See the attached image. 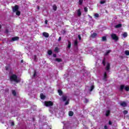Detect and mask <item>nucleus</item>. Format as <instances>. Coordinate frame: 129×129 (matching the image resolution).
<instances>
[{
    "label": "nucleus",
    "mask_w": 129,
    "mask_h": 129,
    "mask_svg": "<svg viewBox=\"0 0 129 129\" xmlns=\"http://www.w3.org/2000/svg\"><path fill=\"white\" fill-rule=\"evenodd\" d=\"M105 115L106 116H109L110 115V111L109 110H107L106 111Z\"/></svg>",
    "instance_id": "nucleus-13"
},
{
    "label": "nucleus",
    "mask_w": 129,
    "mask_h": 129,
    "mask_svg": "<svg viewBox=\"0 0 129 129\" xmlns=\"http://www.w3.org/2000/svg\"><path fill=\"white\" fill-rule=\"evenodd\" d=\"M79 3L80 6L82 5V4H83V0H79Z\"/></svg>",
    "instance_id": "nucleus-33"
},
{
    "label": "nucleus",
    "mask_w": 129,
    "mask_h": 129,
    "mask_svg": "<svg viewBox=\"0 0 129 129\" xmlns=\"http://www.w3.org/2000/svg\"><path fill=\"white\" fill-rule=\"evenodd\" d=\"M107 78H108V76H107V73L105 72L103 75V80L106 82V81H107Z\"/></svg>",
    "instance_id": "nucleus-4"
},
{
    "label": "nucleus",
    "mask_w": 129,
    "mask_h": 129,
    "mask_svg": "<svg viewBox=\"0 0 129 129\" xmlns=\"http://www.w3.org/2000/svg\"><path fill=\"white\" fill-rule=\"evenodd\" d=\"M40 96L41 99H45L46 98V96L44 95L43 93H41Z\"/></svg>",
    "instance_id": "nucleus-15"
},
{
    "label": "nucleus",
    "mask_w": 129,
    "mask_h": 129,
    "mask_svg": "<svg viewBox=\"0 0 129 129\" xmlns=\"http://www.w3.org/2000/svg\"><path fill=\"white\" fill-rule=\"evenodd\" d=\"M61 98L63 101H66V100H67V96H62Z\"/></svg>",
    "instance_id": "nucleus-18"
},
{
    "label": "nucleus",
    "mask_w": 129,
    "mask_h": 129,
    "mask_svg": "<svg viewBox=\"0 0 129 129\" xmlns=\"http://www.w3.org/2000/svg\"><path fill=\"white\" fill-rule=\"evenodd\" d=\"M123 37H124V38H126V37H127V33L124 32L123 34Z\"/></svg>",
    "instance_id": "nucleus-25"
},
{
    "label": "nucleus",
    "mask_w": 129,
    "mask_h": 129,
    "mask_svg": "<svg viewBox=\"0 0 129 129\" xmlns=\"http://www.w3.org/2000/svg\"><path fill=\"white\" fill-rule=\"evenodd\" d=\"M69 116H73L74 115V112L72 111H70L69 112Z\"/></svg>",
    "instance_id": "nucleus-16"
},
{
    "label": "nucleus",
    "mask_w": 129,
    "mask_h": 129,
    "mask_svg": "<svg viewBox=\"0 0 129 129\" xmlns=\"http://www.w3.org/2000/svg\"><path fill=\"white\" fill-rule=\"evenodd\" d=\"M2 29V25L0 24V30Z\"/></svg>",
    "instance_id": "nucleus-54"
},
{
    "label": "nucleus",
    "mask_w": 129,
    "mask_h": 129,
    "mask_svg": "<svg viewBox=\"0 0 129 129\" xmlns=\"http://www.w3.org/2000/svg\"><path fill=\"white\" fill-rule=\"evenodd\" d=\"M12 94L14 96H16L17 95V92H16V91L13 90L12 91Z\"/></svg>",
    "instance_id": "nucleus-28"
},
{
    "label": "nucleus",
    "mask_w": 129,
    "mask_h": 129,
    "mask_svg": "<svg viewBox=\"0 0 129 129\" xmlns=\"http://www.w3.org/2000/svg\"><path fill=\"white\" fill-rule=\"evenodd\" d=\"M21 63H24V60L22 59L21 61Z\"/></svg>",
    "instance_id": "nucleus-52"
},
{
    "label": "nucleus",
    "mask_w": 129,
    "mask_h": 129,
    "mask_svg": "<svg viewBox=\"0 0 129 129\" xmlns=\"http://www.w3.org/2000/svg\"><path fill=\"white\" fill-rule=\"evenodd\" d=\"M6 70H9V68L8 67H6Z\"/></svg>",
    "instance_id": "nucleus-50"
},
{
    "label": "nucleus",
    "mask_w": 129,
    "mask_h": 129,
    "mask_svg": "<svg viewBox=\"0 0 129 129\" xmlns=\"http://www.w3.org/2000/svg\"><path fill=\"white\" fill-rule=\"evenodd\" d=\"M38 9L40 10V7H38Z\"/></svg>",
    "instance_id": "nucleus-55"
},
{
    "label": "nucleus",
    "mask_w": 129,
    "mask_h": 129,
    "mask_svg": "<svg viewBox=\"0 0 129 129\" xmlns=\"http://www.w3.org/2000/svg\"><path fill=\"white\" fill-rule=\"evenodd\" d=\"M121 27H122V24H118L115 26L116 29H119V28H121Z\"/></svg>",
    "instance_id": "nucleus-10"
},
{
    "label": "nucleus",
    "mask_w": 129,
    "mask_h": 129,
    "mask_svg": "<svg viewBox=\"0 0 129 129\" xmlns=\"http://www.w3.org/2000/svg\"><path fill=\"white\" fill-rule=\"evenodd\" d=\"M82 13H81V9H79L77 10V15L78 17H81Z\"/></svg>",
    "instance_id": "nucleus-7"
},
{
    "label": "nucleus",
    "mask_w": 129,
    "mask_h": 129,
    "mask_svg": "<svg viewBox=\"0 0 129 129\" xmlns=\"http://www.w3.org/2000/svg\"><path fill=\"white\" fill-rule=\"evenodd\" d=\"M45 25H47V24H48V20H46L45 21Z\"/></svg>",
    "instance_id": "nucleus-48"
},
{
    "label": "nucleus",
    "mask_w": 129,
    "mask_h": 129,
    "mask_svg": "<svg viewBox=\"0 0 129 129\" xmlns=\"http://www.w3.org/2000/svg\"><path fill=\"white\" fill-rule=\"evenodd\" d=\"M125 54L126 55V56H129V50H125Z\"/></svg>",
    "instance_id": "nucleus-36"
},
{
    "label": "nucleus",
    "mask_w": 129,
    "mask_h": 129,
    "mask_svg": "<svg viewBox=\"0 0 129 129\" xmlns=\"http://www.w3.org/2000/svg\"><path fill=\"white\" fill-rule=\"evenodd\" d=\"M57 92H58L59 95H60V96H61V95H62V94H63V92L60 89H58L57 90Z\"/></svg>",
    "instance_id": "nucleus-12"
},
{
    "label": "nucleus",
    "mask_w": 129,
    "mask_h": 129,
    "mask_svg": "<svg viewBox=\"0 0 129 129\" xmlns=\"http://www.w3.org/2000/svg\"><path fill=\"white\" fill-rule=\"evenodd\" d=\"M10 80L11 82L14 81V82H16V83H19V82H21V79H18V76L15 74H13L10 76Z\"/></svg>",
    "instance_id": "nucleus-1"
},
{
    "label": "nucleus",
    "mask_w": 129,
    "mask_h": 129,
    "mask_svg": "<svg viewBox=\"0 0 129 129\" xmlns=\"http://www.w3.org/2000/svg\"><path fill=\"white\" fill-rule=\"evenodd\" d=\"M104 128H105V129H107V126L105 125V126H104Z\"/></svg>",
    "instance_id": "nucleus-51"
},
{
    "label": "nucleus",
    "mask_w": 129,
    "mask_h": 129,
    "mask_svg": "<svg viewBox=\"0 0 129 129\" xmlns=\"http://www.w3.org/2000/svg\"><path fill=\"white\" fill-rule=\"evenodd\" d=\"M59 51V48H58V47H56L54 48V52H58Z\"/></svg>",
    "instance_id": "nucleus-35"
},
{
    "label": "nucleus",
    "mask_w": 129,
    "mask_h": 129,
    "mask_svg": "<svg viewBox=\"0 0 129 129\" xmlns=\"http://www.w3.org/2000/svg\"><path fill=\"white\" fill-rule=\"evenodd\" d=\"M121 106H122L123 107H126L127 104L125 102H122L120 103Z\"/></svg>",
    "instance_id": "nucleus-11"
},
{
    "label": "nucleus",
    "mask_w": 129,
    "mask_h": 129,
    "mask_svg": "<svg viewBox=\"0 0 129 129\" xmlns=\"http://www.w3.org/2000/svg\"><path fill=\"white\" fill-rule=\"evenodd\" d=\"M47 54L48 55H51L52 54H53V51H52V50H49L47 51Z\"/></svg>",
    "instance_id": "nucleus-24"
},
{
    "label": "nucleus",
    "mask_w": 129,
    "mask_h": 129,
    "mask_svg": "<svg viewBox=\"0 0 129 129\" xmlns=\"http://www.w3.org/2000/svg\"><path fill=\"white\" fill-rule=\"evenodd\" d=\"M107 39L106 38V36H103L102 37V42H106Z\"/></svg>",
    "instance_id": "nucleus-19"
},
{
    "label": "nucleus",
    "mask_w": 129,
    "mask_h": 129,
    "mask_svg": "<svg viewBox=\"0 0 129 129\" xmlns=\"http://www.w3.org/2000/svg\"><path fill=\"white\" fill-rule=\"evenodd\" d=\"M110 52H111V50H108L106 53L104 54L105 56H107V55H108L109 54V53H110Z\"/></svg>",
    "instance_id": "nucleus-23"
},
{
    "label": "nucleus",
    "mask_w": 129,
    "mask_h": 129,
    "mask_svg": "<svg viewBox=\"0 0 129 129\" xmlns=\"http://www.w3.org/2000/svg\"><path fill=\"white\" fill-rule=\"evenodd\" d=\"M123 114H124L125 115V114H127V113H128V111H127V110H124L123 111Z\"/></svg>",
    "instance_id": "nucleus-32"
},
{
    "label": "nucleus",
    "mask_w": 129,
    "mask_h": 129,
    "mask_svg": "<svg viewBox=\"0 0 129 129\" xmlns=\"http://www.w3.org/2000/svg\"><path fill=\"white\" fill-rule=\"evenodd\" d=\"M67 48H68V49H70V48H71V42H70V41H68V45Z\"/></svg>",
    "instance_id": "nucleus-21"
},
{
    "label": "nucleus",
    "mask_w": 129,
    "mask_h": 129,
    "mask_svg": "<svg viewBox=\"0 0 129 129\" xmlns=\"http://www.w3.org/2000/svg\"><path fill=\"white\" fill-rule=\"evenodd\" d=\"M16 16H21V12L19 10H17V11L15 12Z\"/></svg>",
    "instance_id": "nucleus-22"
},
{
    "label": "nucleus",
    "mask_w": 129,
    "mask_h": 129,
    "mask_svg": "<svg viewBox=\"0 0 129 129\" xmlns=\"http://www.w3.org/2000/svg\"><path fill=\"white\" fill-rule=\"evenodd\" d=\"M55 61H56V62H62V59L59 58H55Z\"/></svg>",
    "instance_id": "nucleus-20"
},
{
    "label": "nucleus",
    "mask_w": 129,
    "mask_h": 129,
    "mask_svg": "<svg viewBox=\"0 0 129 129\" xmlns=\"http://www.w3.org/2000/svg\"><path fill=\"white\" fill-rule=\"evenodd\" d=\"M84 11L85 12V13H87L88 12V9H87V7L84 8Z\"/></svg>",
    "instance_id": "nucleus-39"
},
{
    "label": "nucleus",
    "mask_w": 129,
    "mask_h": 129,
    "mask_svg": "<svg viewBox=\"0 0 129 129\" xmlns=\"http://www.w3.org/2000/svg\"><path fill=\"white\" fill-rule=\"evenodd\" d=\"M100 3L101 4V5H103V4H105V1H100Z\"/></svg>",
    "instance_id": "nucleus-40"
},
{
    "label": "nucleus",
    "mask_w": 129,
    "mask_h": 129,
    "mask_svg": "<svg viewBox=\"0 0 129 129\" xmlns=\"http://www.w3.org/2000/svg\"><path fill=\"white\" fill-rule=\"evenodd\" d=\"M124 85H121L120 86V88H119V90L120 91H122L123 90V89H124Z\"/></svg>",
    "instance_id": "nucleus-14"
},
{
    "label": "nucleus",
    "mask_w": 129,
    "mask_h": 129,
    "mask_svg": "<svg viewBox=\"0 0 129 129\" xmlns=\"http://www.w3.org/2000/svg\"><path fill=\"white\" fill-rule=\"evenodd\" d=\"M6 33H9V30L8 29H6V31H5Z\"/></svg>",
    "instance_id": "nucleus-49"
},
{
    "label": "nucleus",
    "mask_w": 129,
    "mask_h": 129,
    "mask_svg": "<svg viewBox=\"0 0 129 129\" xmlns=\"http://www.w3.org/2000/svg\"><path fill=\"white\" fill-rule=\"evenodd\" d=\"M110 69V63H108L106 67V71H108V70H109Z\"/></svg>",
    "instance_id": "nucleus-9"
},
{
    "label": "nucleus",
    "mask_w": 129,
    "mask_h": 129,
    "mask_svg": "<svg viewBox=\"0 0 129 129\" xmlns=\"http://www.w3.org/2000/svg\"><path fill=\"white\" fill-rule=\"evenodd\" d=\"M53 10L54 11H57V6L56 5H53Z\"/></svg>",
    "instance_id": "nucleus-26"
},
{
    "label": "nucleus",
    "mask_w": 129,
    "mask_h": 129,
    "mask_svg": "<svg viewBox=\"0 0 129 129\" xmlns=\"http://www.w3.org/2000/svg\"><path fill=\"white\" fill-rule=\"evenodd\" d=\"M96 36H97V33H93L92 34H91V38H95V37H96Z\"/></svg>",
    "instance_id": "nucleus-17"
},
{
    "label": "nucleus",
    "mask_w": 129,
    "mask_h": 129,
    "mask_svg": "<svg viewBox=\"0 0 129 129\" xmlns=\"http://www.w3.org/2000/svg\"><path fill=\"white\" fill-rule=\"evenodd\" d=\"M61 39H62V38H61V37H59L58 38V41L59 42H60V41H61Z\"/></svg>",
    "instance_id": "nucleus-47"
},
{
    "label": "nucleus",
    "mask_w": 129,
    "mask_h": 129,
    "mask_svg": "<svg viewBox=\"0 0 129 129\" xmlns=\"http://www.w3.org/2000/svg\"><path fill=\"white\" fill-rule=\"evenodd\" d=\"M64 104L65 105H68V104H69V100H67Z\"/></svg>",
    "instance_id": "nucleus-41"
},
{
    "label": "nucleus",
    "mask_w": 129,
    "mask_h": 129,
    "mask_svg": "<svg viewBox=\"0 0 129 129\" xmlns=\"http://www.w3.org/2000/svg\"><path fill=\"white\" fill-rule=\"evenodd\" d=\"M111 38L112 39V40H114V41H118V37L116 36V34L114 33H112L111 35Z\"/></svg>",
    "instance_id": "nucleus-3"
},
{
    "label": "nucleus",
    "mask_w": 129,
    "mask_h": 129,
    "mask_svg": "<svg viewBox=\"0 0 129 129\" xmlns=\"http://www.w3.org/2000/svg\"><path fill=\"white\" fill-rule=\"evenodd\" d=\"M124 89L126 91H129V87L128 86H125Z\"/></svg>",
    "instance_id": "nucleus-31"
},
{
    "label": "nucleus",
    "mask_w": 129,
    "mask_h": 129,
    "mask_svg": "<svg viewBox=\"0 0 129 129\" xmlns=\"http://www.w3.org/2000/svg\"><path fill=\"white\" fill-rule=\"evenodd\" d=\"M36 76H37V71H34L33 77H36Z\"/></svg>",
    "instance_id": "nucleus-34"
},
{
    "label": "nucleus",
    "mask_w": 129,
    "mask_h": 129,
    "mask_svg": "<svg viewBox=\"0 0 129 129\" xmlns=\"http://www.w3.org/2000/svg\"><path fill=\"white\" fill-rule=\"evenodd\" d=\"M49 129H52V128H50Z\"/></svg>",
    "instance_id": "nucleus-56"
},
{
    "label": "nucleus",
    "mask_w": 129,
    "mask_h": 129,
    "mask_svg": "<svg viewBox=\"0 0 129 129\" xmlns=\"http://www.w3.org/2000/svg\"><path fill=\"white\" fill-rule=\"evenodd\" d=\"M78 38L80 41H81V36L80 35H78Z\"/></svg>",
    "instance_id": "nucleus-43"
},
{
    "label": "nucleus",
    "mask_w": 129,
    "mask_h": 129,
    "mask_svg": "<svg viewBox=\"0 0 129 129\" xmlns=\"http://www.w3.org/2000/svg\"><path fill=\"white\" fill-rule=\"evenodd\" d=\"M44 105L46 107H49L50 106H53L54 105V103L52 101H44Z\"/></svg>",
    "instance_id": "nucleus-2"
},
{
    "label": "nucleus",
    "mask_w": 129,
    "mask_h": 129,
    "mask_svg": "<svg viewBox=\"0 0 129 129\" xmlns=\"http://www.w3.org/2000/svg\"><path fill=\"white\" fill-rule=\"evenodd\" d=\"M42 35L43 37H45V38H49V33L47 32H43Z\"/></svg>",
    "instance_id": "nucleus-8"
},
{
    "label": "nucleus",
    "mask_w": 129,
    "mask_h": 129,
    "mask_svg": "<svg viewBox=\"0 0 129 129\" xmlns=\"http://www.w3.org/2000/svg\"><path fill=\"white\" fill-rule=\"evenodd\" d=\"M13 13H16V12L19 11V6L15 5L13 8Z\"/></svg>",
    "instance_id": "nucleus-5"
},
{
    "label": "nucleus",
    "mask_w": 129,
    "mask_h": 129,
    "mask_svg": "<svg viewBox=\"0 0 129 129\" xmlns=\"http://www.w3.org/2000/svg\"><path fill=\"white\" fill-rule=\"evenodd\" d=\"M11 125H12V126H14V125H15V122H14V121H13V122H11Z\"/></svg>",
    "instance_id": "nucleus-45"
},
{
    "label": "nucleus",
    "mask_w": 129,
    "mask_h": 129,
    "mask_svg": "<svg viewBox=\"0 0 129 129\" xmlns=\"http://www.w3.org/2000/svg\"><path fill=\"white\" fill-rule=\"evenodd\" d=\"M74 46H77L78 45V41L75 40L74 43Z\"/></svg>",
    "instance_id": "nucleus-29"
},
{
    "label": "nucleus",
    "mask_w": 129,
    "mask_h": 129,
    "mask_svg": "<svg viewBox=\"0 0 129 129\" xmlns=\"http://www.w3.org/2000/svg\"><path fill=\"white\" fill-rule=\"evenodd\" d=\"M93 89H94V86L93 85L91 86V88L89 91H90V92H91V91H92Z\"/></svg>",
    "instance_id": "nucleus-30"
},
{
    "label": "nucleus",
    "mask_w": 129,
    "mask_h": 129,
    "mask_svg": "<svg viewBox=\"0 0 129 129\" xmlns=\"http://www.w3.org/2000/svg\"><path fill=\"white\" fill-rule=\"evenodd\" d=\"M102 64L104 66H105V57H104L102 60Z\"/></svg>",
    "instance_id": "nucleus-27"
},
{
    "label": "nucleus",
    "mask_w": 129,
    "mask_h": 129,
    "mask_svg": "<svg viewBox=\"0 0 129 129\" xmlns=\"http://www.w3.org/2000/svg\"><path fill=\"white\" fill-rule=\"evenodd\" d=\"M19 39H20V37L18 36H16V37H12L11 41H12V42H15V41H19Z\"/></svg>",
    "instance_id": "nucleus-6"
},
{
    "label": "nucleus",
    "mask_w": 129,
    "mask_h": 129,
    "mask_svg": "<svg viewBox=\"0 0 129 129\" xmlns=\"http://www.w3.org/2000/svg\"><path fill=\"white\" fill-rule=\"evenodd\" d=\"M89 17L91 18V19H92V17H91L90 15H89Z\"/></svg>",
    "instance_id": "nucleus-53"
},
{
    "label": "nucleus",
    "mask_w": 129,
    "mask_h": 129,
    "mask_svg": "<svg viewBox=\"0 0 129 129\" xmlns=\"http://www.w3.org/2000/svg\"><path fill=\"white\" fill-rule=\"evenodd\" d=\"M108 123L109 125H111L112 124V122H111L110 120L109 121Z\"/></svg>",
    "instance_id": "nucleus-44"
},
{
    "label": "nucleus",
    "mask_w": 129,
    "mask_h": 129,
    "mask_svg": "<svg viewBox=\"0 0 129 129\" xmlns=\"http://www.w3.org/2000/svg\"><path fill=\"white\" fill-rule=\"evenodd\" d=\"M94 17H95V18H99V14L96 13V14H95L94 15Z\"/></svg>",
    "instance_id": "nucleus-38"
},
{
    "label": "nucleus",
    "mask_w": 129,
    "mask_h": 129,
    "mask_svg": "<svg viewBox=\"0 0 129 129\" xmlns=\"http://www.w3.org/2000/svg\"><path fill=\"white\" fill-rule=\"evenodd\" d=\"M34 60L35 61V62H37V55H34Z\"/></svg>",
    "instance_id": "nucleus-37"
},
{
    "label": "nucleus",
    "mask_w": 129,
    "mask_h": 129,
    "mask_svg": "<svg viewBox=\"0 0 129 129\" xmlns=\"http://www.w3.org/2000/svg\"><path fill=\"white\" fill-rule=\"evenodd\" d=\"M85 103H88L89 100H88L87 98H85Z\"/></svg>",
    "instance_id": "nucleus-42"
},
{
    "label": "nucleus",
    "mask_w": 129,
    "mask_h": 129,
    "mask_svg": "<svg viewBox=\"0 0 129 129\" xmlns=\"http://www.w3.org/2000/svg\"><path fill=\"white\" fill-rule=\"evenodd\" d=\"M53 57H54V58H56V57H57V54H53Z\"/></svg>",
    "instance_id": "nucleus-46"
}]
</instances>
